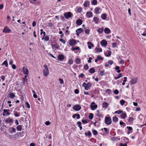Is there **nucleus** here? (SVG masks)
Wrapping results in <instances>:
<instances>
[{"instance_id": "1", "label": "nucleus", "mask_w": 146, "mask_h": 146, "mask_svg": "<svg viewBox=\"0 0 146 146\" xmlns=\"http://www.w3.org/2000/svg\"><path fill=\"white\" fill-rule=\"evenodd\" d=\"M105 123L107 125H110L111 123V118L110 117H106L105 118Z\"/></svg>"}, {"instance_id": "2", "label": "nucleus", "mask_w": 146, "mask_h": 146, "mask_svg": "<svg viewBox=\"0 0 146 146\" xmlns=\"http://www.w3.org/2000/svg\"><path fill=\"white\" fill-rule=\"evenodd\" d=\"M68 42L69 44L71 46H74L77 43L76 40L74 39H70L68 41Z\"/></svg>"}, {"instance_id": "3", "label": "nucleus", "mask_w": 146, "mask_h": 146, "mask_svg": "<svg viewBox=\"0 0 146 146\" xmlns=\"http://www.w3.org/2000/svg\"><path fill=\"white\" fill-rule=\"evenodd\" d=\"M5 122L9 124L10 125H11L13 123V121L12 119L9 117L5 120Z\"/></svg>"}, {"instance_id": "4", "label": "nucleus", "mask_w": 146, "mask_h": 146, "mask_svg": "<svg viewBox=\"0 0 146 146\" xmlns=\"http://www.w3.org/2000/svg\"><path fill=\"white\" fill-rule=\"evenodd\" d=\"M81 108V106L78 104L75 105L73 107V109L76 111H78L80 110Z\"/></svg>"}, {"instance_id": "5", "label": "nucleus", "mask_w": 146, "mask_h": 146, "mask_svg": "<svg viewBox=\"0 0 146 146\" xmlns=\"http://www.w3.org/2000/svg\"><path fill=\"white\" fill-rule=\"evenodd\" d=\"M3 32L5 33H11L12 32V31L10 29L8 28L7 27H5L3 30Z\"/></svg>"}, {"instance_id": "6", "label": "nucleus", "mask_w": 146, "mask_h": 146, "mask_svg": "<svg viewBox=\"0 0 146 146\" xmlns=\"http://www.w3.org/2000/svg\"><path fill=\"white\" fill-rule=\"evenodd\" d=\"M97 105L95 104L94 102H93L91 103L90 108L92 110H94L97 108Z\"/></svg>"}, {"instance_id": "7", "label": "nucleus", "mask_w": 146, "mask_h": 146, "mask_svg": "<svg viewBox=\"0 0 146 146\" xmlns=\"http://www.w3.org/2000/svg\"><path fill=\"white\" fill-rule=\"evenodd\" d=\"M72 15V13L70 12H68L65 13L64 14V16L66 19H68L71 17Z\"/></svg>"}, {"instance_id": "8", "label": "nucleus", "mask_w": 146, "mask_h": 146, "mask_svg": "<svg viewBox=\"0 0 146 146\" xmlns=\"http://www.w3.org/2000/svg\"><path fill=\"white\" fill-rule=\"evenodd\" d=\"M101 11L102 9L98 7H96L94 9V13L96 14H99Z\"/></svg>"}, {"instance_id": "9", "label": "nucleus", "mask_w": 146, "mask_h": 146, "mask_svg": "<svg viewBox=\"0 0 146 146\" xmlns=\"http://www.w3.org/2000/svg\"><path fill=\"white\" fill-rule=\"evenodd\" d=\"M43 73L44 75V76H47L49 74L48 69H44L43 70Z\"/></svg>"}, {"instance_id": "10", "label": "nucleus", "mask_w": 146, "mask_h": 146, "mask_svg": "<svg viewBox=\"0 0 146 146\" xmlns=\"http://www.w3.org/2000/svg\"><path fill=\"white\" fill-rule=\"evenodd\" d=\"M86 16L88 18H90L93 16V13L91 11L87 12L86 13Z\"/></svg>"}, {"instance_id": "11", "label": "nucleus", "mask_w": 146, "mask_h": 146, "mask_svg": "<svg viewBox=\"0 0 146 146\" xmlns=\"http://www.w3.org/2000/svg\"><path fill=\"white\" fill-rule=\"evenodd\" d=\"M102 51V49L101 48H99L98 47H96L94 50L95 53H99L101 52Z\"/></svg>"}, {"instance_id": "12", "label": "nucleus", "mask_w": 146, "mask_h": 146, "mask_svg": "<svg viewBox=\"0 0 146 146\" xmlns=\"http://www.w3.org/2000/svg\"><path fill=\"white\" fill-rule=\"evenodd\" d=\"M10 113L7 111V110L4 109L3 110V116H7L10 114Z\"/></svg>"}, {"instance_id": "13", "label": "nucleus", "mask_w": 146, "mask_h": 146, "mask_svg": "<svg viewBox=\"0 0 146 146\" xmlns=\"http://www.w3.org/2000/svg\"><path fill=\"white\" fill-rule=\"evenodd\" d=\"M101 45L102 46H105L107 44V41L105 40H102L101 42Z\"/></svg>"}, {"instance_id": "14", "label": "nucleus", "mask_w": 146, "mask_h": 146, "mask_svg": "<svg viewBox=\"0 0 146 146\" xmlns=\"http://www.w3.org/2000/svg\"><path fill=\"white\" fill-rule=\"evenodd\" d=\"M83 30L81 28H79L76 31V34L77 35H79L83 31Z\"/></svg>"}, {"instance_id": "15", "label": "nucleus", "mask_w": 146, "mask_h": 146, "mask_svg": "<svg viewBox=\"0 0 146 146\" xmlns=\"http://www.w3.org/2000/svg\"><path fill=\"white\" fill-rule=\"evenodd\" d=\"M137 82V79L136 78H134L132 79L130 81L131 85H132Z\"/></svg>"}, {"instance_id": "16", "label": "nucleus", "mask_w": 146, "mask_h": 146, "mask_svg": "<svg viewBox=\"0 0 146 146\" xmlns=\"http://www.w3.org/2000/svg\"><path fill=\"white\" fill-rule=\"evenodd\" d=\"M104 32L106 34H108L111 33V31L107 27H106L104 29Z\"/></svg>"}, {"instance_id": "17", "label": "nucleus", "mask_w": 146, "mask_h": 146, "mask_svg": "<svg viewBox=\"0 0 146 146\" xmlns=\"http://www.w3.org/2000/svg\"><path fill=\"white\" fill-rule=\"evenodd\" d=\"M23 74L25 75H28V73L29 72L28 70L26 68H25L24 67H23Z\"/></svg>"}, {"instance_id": "18", "label": "nucleus", "mask_w": 146, "mask_h": 146, "mask_svg": "<svg viewBox=\"0 0 146 146\" xmlns=\"http://www.w3.org/2000/svg\"><path fill=\"white\" fill-rule=\"evenodd\" d=\"M93 21L96 24H98L99 23V19L97 17H94L93 19Z\"/></svg>"}, {"instance_id": "19", "label": "nucleus", "mask_w": 146, "mask_h": 146, "mask_svg": "<svg viewBox=\"0 0 146 146\" xmlns=\"http://www.w3.org/2000/svg\"><path fill=\"white\" fill-rule=\"evenodd\" d=\"M120 116L122 119H124L127 116L126 113L125 112L122 113L120 115Z\"/></svg>"}, {"instance_id": "20", "label": "nucleus", "mask_w": 146, "mask_h": 146, "mask_svg": "<svg viewBox=\"0 0 146 146\" xmlns=\"http://www.w3.org/2000/svg\"><path fill=\"white\" fill-rule=\"evenodd\" d=\"M82 23V20L81 19H79L76 20V24L78 25H81Z\"/></svg>"}, {"instance_id": "21", "label": "nucleus", "mask_w": 146, "mask_h": 146, "mask_svg": "<svg viewBox=\"0 0 146 146\" xmlns=\"http://www.w3.org/2000/svg\"><path fill=\"white\" fill-rule=\"evenodd\" d=\"M64 56L62 54H59L58 56V58L60 60H62L64 59Z\"/></svg>"}, {"instance_id": "22", "label": "nucleus", "mask_w": 146, "mask_h": 146, "mask_svg": "<svg viewBox=\"0 0 146 146\" xmlns=\"http://www.w3.org/2000/svg\"><path fill=\"white\" fill-rule=\"evenodd\" d=\"M9 130V132L11 133H15L16 131L15 128L14 127H12L11 129H10Z\"/></svg>"}, {"instance_id": "23", "label": "nucleus", "mask_w": 146, "mask_h": 146, "mask_svg": "<svg viewBox=\"0 0 146 146\" xmlns=\"http://www.w3.org/2000/svg\"><path fill=\"white\" fill-rule=\"evenodd\" d=\"M88 45V48L89 49H91L92 47L93 46V44L90 42H88L87 43Z\"/></svg>"}, {"instance_id": "24", "label": "nucleus", "mask_w": 146, "mask_h": 146, "mask_svg": "<svg viewBox=\"0 0 146 146\" xmlns=\"http://www.w3.org/2000/svg\"><path fill=\"white\" fill-rule=\"evenodd\" d=\"M52 46L53 49H54V48H55L56 49H58L59 47V46H58L57 44H52Z\"/></svg>"}, {"instance_id": "25", "label": "nucleus", "mask_w": 146, "mask_h": 146, "mask_svg": "<svg viewBox=\"0 0 146 146\" xmlns=\"http://www.w3.org/2000/svg\"><path fill=\"white\" fill-rule=\"evenodd\" d=\"M107 15L105 14H103L101 15V17L103 20H106L107 18Z\"/></svg>"}, {"instance_id": "26", "label": "nucleus", "mask_w": 146, "mask_h": 146, "mask_svg": "<svg viewBox=\"0 0 146 146\" xmlns=\"http://www.w3.org/2000/svg\"><path fill=\"white\" fill-rule=\"evenodd\" d=\"M108 105V103L106 102H103L102 104V107L103 108H107Z\"/></svg>"}, {"instance_id": "27", "label": "nucleus", "mask_w": 146, "mask_h": 146, "mask_svg": "<svg viewBox=\"0 0 146 146\" xmlns=\"http://www.w3.org/2000/svg\"><path fill=\"white\" fill-rule=\"evenodd\" d=\"M90 4V2L88 1H86L84 2V3L83 4L84 6V7H87L88 5Z\"/></svg>"}, {"instance_id": "28", "label": "nucleus", "mask_w": 146, "mask_h": 146, "mask_svg": "<svg viewBox=\"0 0 146 146\" xmlns=\"http://www.w3.org/2000/svg\"><path fill=\"white\" fill-rule=\"evenodd\" d=\"M133 120H134V119L133 117H129V119H128V121L129 123H133Z\"/></svg>"}, {"instance_id": "29", "label": "nucleus", "mask_w": 146, "mask_h": 146, "mask_svg": "<svg viewBox=\"0 0 146 146\" xmlns=\"http://www.w3.org/2000/svg\"><path fill=\"white\" fill-rule=\"evenodd\" d=\"M104 31L103 29L102 28H99L97 30V32L100 33H102Z\"/></svg>"}, {"instance_id": "30", "label": "nucleus", "mask_w": 146, "mask_h": 146, "mask_svg": "<svg viewBox=\"0 0 146 146\" xmlns=\"http://www.w3.org/2000/svg\"><path fill=\"white\" fill-rule=\"evenodd\" d=\"M77 124L78 125V127H79L80 129V130H81L82 129V123L81 122L79 121L77 122Z\"/></svg>"}, {"instance_id": "31", "label": "nucleus", "mask_w": 146, "mask_h": 146, "mask_svg": "<svg viewBox=\"0 0 146 146\" xmlns=\"http://www.w3.org/2000/svg\"><path fill=\"white\" fill-rule=\"evenodd\" d=\"M89 72L90 73L93 74L95 72V71L94 69L92 68H90Z\"/></svg>"}, {"instance_id": "32", "label": "nucleus", "mask_w": 146, "mask_h": 146, "mask_svg": "<svg viewBox=\"0 0 146 146\" xmlns=\"http://www.w3.org/2000/svg\"><path fill=\"white\" fill-rule=\"evenodd\" d=\"M123 76V75L122 74H119L118 76H117V77H114V79L115 80H117L118 79H119L121 77H122Z\"/></svg>"}, {"instance_id": "33", "label": "nucleus", "mask_w": 146, "mask_h": 146, "mask_svg": "<svg viewBox=\"0 0 146 146\" xmlns=\"http://www.w3.org/2000/svg\"><path fill=\"white\" fill-rule=\"evenodd\" d=\"M15 96V94L13 93H11L9 94V97L10 98H13Z\"/></svg>"}, {"instance_id": "34", "label": "nucleus", "mask_w": 146, "mask_h": 146, "mask_svg": "<svg viewBox=\"0 0 146 146\" xmlns=\"http://www.w3.org/2000/svg\"><path fill=\"white\" fill-rule=\"evenodd\" d=\"M123 111L121 110H119L116 111L115 112V113L117 114H121L123 112Z\"/></svg>"}, {"instance_id": "35", "label": "nucleus", "mask_w": 146, "mask_h": 146, "mask_svg": "<svg viewBox=\"0 0 146 146\" xmlns=\"http://www.w3.org/2000/svg\"><path fill=\"white\" fill-rule=\"evenodd\" d=\"M84 134L86 136H91L92 135V133L90 131H89L88 133L85 132Z\"/></svg>"}, {"instance_id": "36", "label": "nucleus", "mask_w": 146, "mask_h": 146, "mask_svg": "<svg viewBox=\"0 0 146 146\" xmlns=\"http://www.w3.org/2000/svg\"><path fill=\"white\" fill-rule=\"evenodd\" d=\"M105 71L104 70L101 71H100L99 74L101 76H103L105 75Z\"/></svg>"}, {"instance_id": "37", "label": "nucleus", "mask_w": 146, "mask_h": 146, "mask_svg": "<svg viewBox=\"0 0 146 146\" xmlns=\"http://www.w3.org/2000/svg\"><path fill=\"white\" fill-rule=\"evenodd\" d=\"M22 128L21 125H19L17 127V129L18 131H21L22 129Z\"/></svg>"}, {"instance_id": "38", "label": "nucleus", "mask_w": 146, "mask_h": 146, "mask_svg": "<svg viewBox=\"0 0 146 146\" xmlns=\"http://www.w3.org/2000/svg\"><path fill=\"white\" fill-rule=\"evenodd\" d=\"M87 84H86L85 82H84L82 84V86H84L85 88V89L86 90H88V87H86Z\"/></svg>"}, {"instance_id": "39", "label": "nucleus", "mask_w": 146, "mask_h": 146, "mask_svg": "<svg viewBox=\"0 0 146 146\" xmlns=\"http://www.w3.org/2000/svg\"><path fill=\"white\" fill-rule=\"evenodd\" d=\"M107 52H108V54H106L105 55L106 56L109 57L111 55V51L109 50L107 51Z\"/></svg>"}, {"instance_id": "40", "label": "nucleus", "mask_w": 146, "mask_h": 146, "mask_svg": "<svg viewBox=\"0 0 146 146\" xmlns=\"http://www.w3.org/2000/svg\"><path fill=\"white\" fill-rule=\"evenodd\" d=\"M85 33L86 34H89L90 32V30L88 28H86L84 31Z\"/></svg>"}, {"instance_id": "41", "label": "nucleus", "mask_w": 146, "mask_h": 146, "mask_svg": "<svg viewBox=\"0 0 146 146\" xmlns=\"http://www.w3.org/2000/svg\"><path fill=\"white\" fill-rule=\"evenodd\" d=\"M118 120V119L117 117H113V121L115 122H116Z\"/></svg>"}, {"instance_id": "42", "label": "nucleus", "mask_w": 146, "mask_h": 146, "mask_svg": "<svg viewBox=\"0 0 146 146\" xmlns=\"http://www.w3.org/2000/svg\"><path fill=\"white\" fill-rule=\"evenodd\" d=\"M26 75L25 76V77L23 78V84L25 83V81H27V76Z\"/></svg>"}, {"instance_id": "43", "label": "nucleus", "mask_w": 146, "mask_h": 146, "mask_svg": "<svg viewBox=\"0 0 146 146\" xmlns=\"http://www.w3.org/2000/svg\"><path fill=\"white\" fill-rule=\"evenodd\" d=\"M94 115L92 113H90L89 116V118L90 119H92Z\"/></svg>"}, {"instance_id": "44", "label": "nucleus", "mask_w": 146, "mask_h": 146, "mask_svg": "<svg viewBox=\"0 0 146 146\" xmlns=\"http://www.w3.org/2000/svg\"><path fill=\"white\" fill-rule=\"evenodd\" d=\"M5 65L6 67L8 66V64L7 60L5 61L2 64V65Z\"/></svg>"}, {"instance_id": "45", "label": "nucleus", "mask_w": 146, "mask_h": 146, "mask_svg": "<svg viewBox=\"0 0 146 146\" xmlns=\"http://www.w3.org/2000/svg\"><path fill=\"white\" fill-rule=\"evenodd\" d=\"M81 62V60L79 58H77L76 59V63L77 64H79Z\"/></svg>"}, {"instance_id": "46", "label": "nucleus", "mask_w": 146, "mask_h": 146, "mask_svg": "<svg viewBox=\"0 0 146 146\" xmlns=\"http://www.w3.org/2000/svg\"><path fill=\"white\" fill-rule=\"evenodd\" d=\"M49 37L48 36H44V40L45 41H48V40H49Z\"/></svg>"}, {"instance_id": "47", "label": "nucleus", "mask_w": 146, "mask_h": 146, "mask_svg": "<svg viewBox=\"0 0 146 146\" xmlns=\"http://www.w3.org/2000/svg\"><path fill=\"white\" fill-rule=\"evenodd\" d=\"M92 4L94 5H96L97 4V2L96 0H93L92 1Z\"/></svg>"}, {"instance_id": "48", "label": "nucleus", "mask_w": 146, "mask_h": 146, "mask_svg": "<svg viewBox=\"0 0 146 146\" xmlns=\"http://www.w3.org/2000/svg\"><path fill=\"white\" fill-rule=\"evenodd\" d=\"M125 102V101L123 100H121L120 101V104L121 106H123Z\"/></svg>"}, {"instance_id": "49", "label": "nucleus", "mask_w": 146, "mask_h": 146, "mask_svg": "<svg viewBox=\"0 0 146 146\" xmlns=\"http://www.w3.org/2000/svg\"><path fill=\"white\" fill-rule=\"evenodd\" d=\"M86 87H88V90L89 89V88L91 86L92 84L88 82V83H87Z\"/></svg>"}, {"instance_id": "50", "label": "nucleus", "mask_w": 146, "mask_h": 146, "mask_svg": "<svg viewBox=\"0 0 146 146\" xmlns=\"http://www.w3.org/2000/svg\"><path fill=\"white\" fill-rule=\"evenodd\" d=\"M93 134L94 135H96L98 134L97 131L95 130H93L92 131Z\"/></svg>"}, {"instance_id": "51", "label": "nucleus", "mask_w": 146, "mask_h": 146, "mask_svg": "<svg viewBox=\"0 0 146 146\" xmlns=\"http://www.w3.org/2000/svg\"><path fill=\"white\" fill-rule=\"evenodd\" d=\"M119 124L121 127L125 126V123L122 121L120 122Z\"/></svg>"}, {"instance_id": "52", "label": "nucleus", "mask_w": 146, "mask_h": 146, "mask_svg": "<svg viewBox=\"0 0 146 146\" xmlns=\"http://www.w3.org/2000/svg\"><path fill=\"white\" fill-rule=\"evenodd\" d=\"M105 131V133L106 134H108L109 133V130L106 128L104 127L103 128Z\"/></svg>"}, {"instance_id": "53", "label": "nucleus", "mask_w": 146, "mask_h": 146, "mask_svg": "<svg viewBox=\"0 0 146 146\" xmlns=\"http://www.w3.org/2000/svg\"><path fill=\"white\" fill-rule=\"evenodd\" d=\"M0 78L1 79L2 82H3L5 79V76L4 75H1L0 76Z\"/></svg>"}, {"instance_id": "54", "label": "nucleus", "mask_w": 146, "mask_h": 146, "mask_svg": "<svg viewBox=\"0 0 146 146\" xmlns=\"http://www.w3.org/2000/svg\"><path fill=\"white\" fill-rule=\"evenodd\" d=\"M82 8L81 7H80L77 9V12L78 13L81 12L82 11Z\"/></svg>"}, {"instance_id": "55", "label": "nucleus", "mask_w": 146, "mask_h": 146, "mask_svg": "<svg viewBox=\"0 0 146 146\" xmlns=\"http://www.w3.org/2000/svg\"><path fill=\"white\" fill-rule=\"evenodd\" d=\"M84 69L85 70H87L88 69L89 67L87 64H85L84 66Z\"/></svg>"}, {"instance_id": "56", "label": "nucleus", "mask_w": 146, "mask_h": 146, "mask_svg": "<svg viewBox=\"0 0 146 146\" xmlns=\"http://www.w3.org/2000/svg\"><path fill=\"white\" fill-rule=\"evenodd\" d=\"M106 92L110 94L111 93V90L110 89H107L106 90Z\"/></svg>"}, {"instance_id": "57", "label": "nucleus", "mask_w": 146, "mask_h": 146, "mask_svg": "<svg viewBox=\"0 0 146 146\" xmlns=\"http://www.w3.org/2000/svg\"><path fill=\"white\" fill-rule=\"evenodd\" d=\"M59 41L63 43L64 44H65L66 42V41L65 40L61 38L59 39Z\"/></svg>"}, {"instance_id": "58", "label": "nucleus", "mask_w": 146, "mask_h": 146, "mask_svg": "<svg viewBox=\"0 0 146 146\" xmlns=\"http://www.w3.org/2000/svg\"><path fill=\"white\" fill-rule=\"evenodd\" d=\"M25 104L26 105V107L28 108H29L30 107V105L29 104L28 102H26L25 103Z\"/></svg>"}, {"instance_id": "59", "label": "nucleus", "mask_w": 146, "mask_h": 146, "mask_svg": "<svg viewBox=\"0 0 146 146\" xmlns=\"http://www.w3.org/2000/svg\"><path fill=\"white\" fill-rule=\"evenodd\" d=\"M14 115H15V117H19V114H18L17 112L15 111H14Z\"/></svg>"}, {"instance_id": "60", "label": "nucleus", "mask_w": 146, "mask_h": 146, "mask_svg": "<svg viewBox=\"0 0 146 146\" xmlns=\"http://www.w3.org/2000/svg\"><path fill=\"white\" fill-rule=\"evenodd\" d=\"M97 111L98 113L96 114L97 116L99 117H101L102 114L100 113L99 111L98 110H97Z\"/></svg>"}, {"instance_id": "61", "label": "nucleus", "mask_w": 146, "mask_h": 146, "mask_svg": "<svg viewBox=\"0 0 146 146\" xmlns=\"http://www.w3.org/2000/svg\"><path fill=\"white\" fill-rule=\"evenodd\" d=\"M114 93L116 95L118 94L119 93V91L117 89H116L114 91Z\"/></svg>"}, {"instance_id": "62", "label": "nucleus", "mask_w": 146, "mask_h": 146, "mask_svg": "<svg viewBox=\"0 0 146 146\" xmlns=\"http://www.w3.org/2000/svg\"><path fill=\"white\" fill-rule=\"evenodd\" d=\"M75 115L77 117V119H78L80 118V115L79 114L76 113L75 114Z\"/></svg>"}, {"instance_id": "63", "label": "nucleus", "mask_w": 146, "mask_h": 146, "mask_svg": "<svg viewBox=\"0 0 146 146\" xmlns=\"http://www.w3.org/2000/svg\"><path fill=\"white\" fill-rule=\"evenodd\" d=\"M59 80L60 81V84H62L64 83V81L62 79L60 78L59 79Z\"/></svg>"}, {"instance_id": "64", "label": "nucleus", "mask_w": 146, "mask_h": 146, "mask_svg": "<svg viewBox=\"0 0 146 146\" xmlns=\"http://www.w3.org/2000/svg\"><path fill=\"white\" fill-rule=\"evenodd\" d=\"M113 61L112 60H110L108 61V63L110 65L112 64L113 63Z\"/></svg>"}]
</instances>
